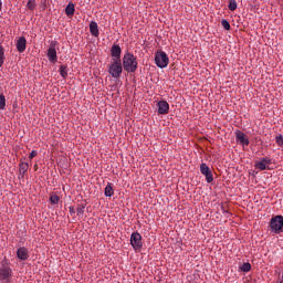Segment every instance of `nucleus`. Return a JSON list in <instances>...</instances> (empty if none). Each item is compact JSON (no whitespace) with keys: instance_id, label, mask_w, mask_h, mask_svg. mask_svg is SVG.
Returning <instances> with one entry per match:
<instances>
[{"instance_id":"obj_1","label":"nucleus","mask_w":283,"mask_h":283,"mask_svg":"<svg viewBox=\"0 0 283 283\" xmlns=\"http://www.w3.org/2000/svg\"><path fill=\"white\" fill-rule=\"evenodd\" d=\"M123 67L125 72L134 73L138 70V61L132 53H125L123 57Z\"/></svg>"},{"instance_id":"obj_2","label":"nucleus","mask_w":283,"mask_h":283,"mask_svg":"<svg viewBox=\"0 0 283 283\" xmlns=\"http://www.w3.org/2000/svg\"><path fill=\"white\" fill-rule=\"evenodd\" d=\"M123 62H120V59H113L111 64L108 65V74L113 78H120V74H123Z\"/></svg>"},{"instance_id":"obj_3","label":"nucleus","mask_w":283,"mask_h":283,"mask_svg":"<svg viewBox=\"0 0 283 283\" xmlns=\"http://www.w3.org/2000/svg\"><path fill=\"white\" fill-rule=\"evenodd\" d=\"M155 63L157 67H160V70H165L167 65H169V56L165 51H157L155 53Z\"/></svg>"},{"instance_id":"obj_4","label":"nucleus","mask_w":283,"mask_h":283,"mask_svg":"<svg viewBox=\"0 0 283 283\" xmlns=\"http://www.w3.org/2000/svg\"><path fill=\"white\" fill-rule=\"evenodd\" d=\"M270 229L273 233H282L283 232V217L275 216L270 221Z\"/></svg>"},{"instance_id":"obj_5","label":"nucleus","mask_w":283,"mask_h":283,"mask_svg":"<svg viewBox=\"0 0 283 283\" xmlns=\"http://www.w3.org/2000/svg\"><path fill=\"white\" fill-rule=\"evenodd\" d=\"M130 244L135 251L143 249V235L138 232H133L130 235Z\"/></svg>"},{"instance_id":"obj_6","label":"nucleus","mask_w":283,"mask_h":283,"mask_svg":"<svg viewBox=\"0 0 283 283\" xmlns=\"http://www.w3.org/2000/svg\"><path fill=\"white\" fill-rule=\"evenodd\" d=\"M200 171L206 177L207 182H213V172H211V168L207 164L200 165Z\"/></svg>"},{"instance_id":"obj_7","label":"nucleus","mask_w":283,"mask_h":283,"mask_svg":"<svg viewBox=\"0 0 283 283\" xmlns=\"http://www.w3.org/2000/svg\"><path fill=\"white\" fill-rule=\"evenodd\" d=\"M235 138H237L238 143H240V145H242V147H249V137H247V134H244L240 130H237Z\"/></svg>"},{"instance_id":"obj_8","label":"nucleus","mask_w":283,"mask_h":283,"mask_svg":"<svg viewBox=\"0 0 283 283\" xmlns=\"http://www.w3.org/2000/svg\"><path fill=\"white\" fill-rule=\"evenodd\" d=\"M271 164V159L269 158H263L260 161H255V169H259V171H264V169H266V167H269V165Z\"/></svg>"},{"instance_id":"obj_9","label":"nucleus","mask_w":283,"mask_h":283,"mask_svg":"<svg viewBox=\"0 0 283 283\" xmlns=\"http://www.w3.org/2000/svg\"><path fill=\"white\" fill-rule=\"evenodd\" d=\"M158 107V114H169V103L167 101H160L157 104Z\"/></svg>"},{"instance_id":"obj_10","label":"nucleus","mask_w":283,"mask_h":283,"mask_svg":"<svg viewBox=\"0 0 283 283\" xmlns=\"http://www.w3.org/2000/svg\"><path fill=\"white\" fill-rule=\"evenodd\" d=\"M48 59L51 63H56V61H59V57L56 56V48L54 45H51L49 48Z\"/></svg>"},{"instance_id":"obj_11","label":"nucleus","mask_w":283,"mask_h":283,"mask_svg":"<svg viewBox=\"0 0 283 283\" xmlns=\"http://www.w3.org/2000/svg\"><path fill=\"white\" fill-rule=\"evenodd\" d=\"M27 45H28V41L23 36H21L17 40L15 46H17L18 52H25Z\"/></svg>"},{"instance_id":"obj_12","label":"nucleus","mask_w":283,"mask_h":283,"mask_svg":"<svg viewBox=\"0 0 283 283\" xmlns=\"http://www.w3.org/2000/svg\"><path fill=\"white\" fill-rule=\"evenodd\" d=\"M11 273H12V270H10V268H2L0 270V280H9Z\"/></svg>"},{"instance_id":"obj_13","label":"nucleus","mask_w":283,"mask_h":283,"mask_svg":"<svg viewBox=\"0 0 283 283\" xmlns=\"http://www.w3.org/2000/svg\"><path fill=\"white\" fill-rule=\"evenodd\" d=\"M17 256L19 260H28V250L25 248H19L17 251Z\"/></svg>"},{"instance_id":"obj_14","label":"nucleus","mask_w":283,"mask_h":283,"mask_svg":"<svg viewBox=\"0 0 283 283\" xmlns=\"http://www.w3.org/2000/svg\"><path fill=\"white\" fill-rule=\"evenodd\" d=\"M104 195L106 196V198H112V196H114V186L112 185V182H108L104 189Z\"/></svg>"},{"instance_id":"obj_15","label":"nucleus","mask_w":283,"mask_h":283,"mask_svg":"<svg viewBox=\"0 0 283 283\" xmlns=\"http://www.w3.org/2000/svg\"><path fill=\"white\" fill-rule=\"evenodd\" d=\"M90 32L93 36H98L99 32H98V23L92 21L90 24Z\"/></svg>"},{"instance_id":"obj_16","label":"nucleus","mask_w":283,"mask_h":283,"mask_svg":"<svg viewBox=\"0 0 283 283\" xmlns=\"http://www.w3.org/2000/svg\"><path fill=\"white\" fill-rule=\"evenodd\" d=\"M120 52L122 50L118 45L115 44L112 46L111 54L113 59H120Z\"/></svg>"},{"instance_id":"obj_17","label":"nucleus","mask_w":283,"mask_h":283,"mask_svg":"<svg viewBox=\"0 0 283 283\" xmlns=\"http://www.w3.org/2000/svg\"><path fill=\"white\" fill-rule=\"evenodd\" d=\"M29 168H30V165L28 163H20L19 169L22 176H25V174H28Z\"/></svg>"},{"instance_id":"obj_18","label":"nucleus","mask_w":283,"mask_h":283,"mask_svg":"<svg viewBox=\"0 0 283 283\" xmlns=\"http://www.w3.org/2000/svg\"><path fill=\"white\" fill-rule=\"evenodd\" d=\"M65 13L67 17L74 15V4L69 3L67 7L65 8Z\"/></svg>"},{"instance_id":"obj_19","label":"nucleus","mask_w":283,"mask_h":283,"mask_svg":"<svg viewBox=\"0 0 283 283\" xmlns=\"http://www.w3.org/2000/svg\"><path fill=\"white\" fill-rule=\"evenodd\" d=\"M3 63H6V53L3 46H0V67H3Z\"/></svg>"},{"instance_id":"obj_20","label":"nucleus","mask_w":283,"mask_h":283,"mask_svg":"<svg viewBox=\"0 0 283 283\" xmlns=\"http://www.w3.org/2000/svg\"><path fill=\"white\" fill-rule=\"evenodd\" d=\"M83 213H85V206L80 205L76 208V214L78 216V218H83Z\"/></svg>"},{"instance_id":"obj_21","label":"nucleus","mask_w":283,"mask_h":283,"mask_svg":"<svg viewBox=\"0 0 283 283\" xmlns=\"http://www.w3.org/2000/svg\"><path fill=\"white\" fill-rule=\"evenodd\" d=\"M228 8L231 12H234V10H238V2H235V0H230Z\"/></svg>"},{"instance_id":"obj_22","label":"nucleus","mask_w":283,"mask_h":283,"mask_svg":"<svg viewBox=\"0 0 283 283\" xmlns=\"http://www.w3.org/2000/svg\"><path fill=\"white\" fill-rule=\"evenodd\" d=\"M240 270H241L243 273H249V271H251V263H243V264L240 266Z\"/></svg>"},{"instance_id":"obj_23","label":"nucleus","mask_w":283,"mask_h":283,"mask_svg":"<svg viewBox=\"0 0 283 283\" xmlns=\"http://www.w3.org/2000/svg\"><path fill=\"white\" fill-rule=\"evenodd\" d=\"M59 200H61V199L59 198L57 195H52V196L50 197V202H51V205H59Z\"/></svg>"},{"instance_id":"obj_24","label":"nucleus","mask_w":283,"mask_h":283,"mask_svg":"<svg viewBox=\"0 0 283 283\" xmlns=\"http://www.w3.org/2000/svg\"><path fill=\"white\" fill-rule=\"evenodd\" d=\"M27 7L29 10H34L36 8V1L35 0H29L27 3Z\"/></svg>"},{"instance_id":"obj_25","label":"nucleus","mask_w":283,"mask_h":283,"mask_svg":"<svg viewBox=\"0 0 283 283\" xmlns=\"http://www.w3.org/2000/svg\"><path fill=\"white\" fill-rule=\"evenodd\" d=\"M0 109H6V96L0 94Z\"/></svg>"},{"instance_id":"obj_26","label":"nucleus","mask_w":283,"mask_h":283,"mask_svg":"<svg viewBox=\"0 0 283 283\" xmlns=\"http://www.w3.org/2000/svg\"><path fill=\"white\" fill-rule=\"evenodd\" d=\"M275 143L279 147H283V135H277L275 137Z\"/></svg>"},{"instance_id":"obj_27","label":"nucleus","mask_w":283,"mask_h":283,"mask_svg":"<svg viewBox=\"0 0 283 283\" xmlns=\"http://www.w3.org/2000/svg\"><path fill=\"white\" fill-rule=\"evenodd\" d=\"M221 25L224 30H231V24L227 20H222Z\"/></svg>"},{"instance_id":"obj_28","label":"nucleus","mask_w":283,"mask_h":283,"mask_svg":"<svg viewBox=\"0 0 283 283\" xmlns=\"http://www.w3.org/2000/svg\"><path fill=\"white\" fill-rule=\"evenodd\" d=\"M60 74H61L62 78H66L67 77V71H65V66L64 65L60 66Z\"/></svg>"},{"instance_id":"obj_29","label":"nucleus","mask_w":283,"mask_h":283,"mask_svg":"<svg viewBox=\"0 0 283 283\" xmlns=\"http://www.w3.org/2000/svg\"><path fill=\"white\" fill-rule=\"evenodd\" d=\"M38 151L36 150H32L31 153H30V155H29V158H30V160H32V158H35V156H38Z\"/></svg>"},{"instance_id":"obj_30","label":"nucleus","mask_w":283,"mask_h":283,"mask_svg":"<svg viewBox=\"0 0 283 283\" xmlns=\"http://www.w3.org/2000/svg\"><path fill=\"white\" fill-rule=\"evenodd\" d=\"M69 210L71 216H74V213H76V210H74V207H70Z\"/></svg>"},{"instance_id":"obj_31","label":"nucleus","mask_w":283,"mask_h":283,"mask_svg":"<svg viewBox=\"0 0 283 283\" xmlns=\"http://www.w3.org/2000/svg\"><path fill=\"white\" fill-rule=\"evenodd\" d=\"M2 6H3V2H1V0H0V12H1Z\"/></svg>"},{"instance_id":"obj_32","label":"nucleus","mask_w":283,"mask_h":283,"mask_svg":"<svg viewBox=\"0 0 283 283\" xmlns=\"http://www.w3.org/2000/svg\"><path fill=\"white\" fill-rule=\"evenodd\" d=\"M276 283H283L282 281H276Z\"/></svg>"}]
</instances>
